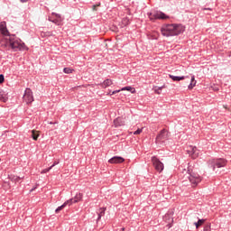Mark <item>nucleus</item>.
<instances>
[{
  "label": "nucleus",
  "instance_id": "1",
  "mask_svg": "<svg viewBox=\"0 0 231 231\" xmlns=\"http://www.w3.org/2000/svg\"><path fill=\"white\" fill-rule=\"evenodd\" d=\"M0 32L3 35L0 40V46L2 48H5L6 50H14V51H17L18 50H28V47H26L21 40L17 39L14 35H10L8 29H6V22L0 23Z\"/></svg>",
  "mask_w": 231,
  "mask_h": 231
},
{
  "label": "nucleus",
  "instance_id": "2",
  "mask_svg": "<svg viewBox=\"0 0 231 231\" xmlns=\"http://www.w3.org/2000/svg\"><path fill=\"white\" fill-rule=\"evenodd\" d=\"M181 174L183 181L189 180L192 187H198V184L201 183V177L196 172L192 165H189L188 169L182 170Z\"/></svg>",
  "mask_w": 231,
  "mask_h": 231
},
{
  "label": "nucleus",
  "instance_id": "3",
  "mask_svg": "<svg viewBox=\"0 0 231 231\" xmlns=\"http://www.w3.org/2000/svg\"><path fill=\"white\" fill-rule=\"evenodd\" d=\"M183 32H185V26L178 23L166 24L161 28V33L163 37H174V35H180Z\"/></svg>",
  "mask_w": 231,
  "mask_h": 231
},
{
  "label": "nucleus",
  "instance_id": "4",
  "mask_svg": "<svg viewBox=\"0 0 231 231\" xmlns=\"http://www.w3.org/2000/svg\"><path fill=\"white\" fill-rule=\"evenodd\" d=\"M226 163L227 162L225 159H211L208 162V167L213 171H216V167L217 169H221V167H226Z\"/></svg>",
  "mask_w": 231,
  "mask_h": 231
},
{
  "label": "nucleus",
  "instance_id": "5",
  "mask_svg": "<svg viewBox=\"0 0 231 231\" xmlns=\"http://www.w3.org/2000/svg\"><path fill=\"white\" fill-rule=\"evenodd\" d=\"M152 163L157 172H162L163 171V162H162L156 156L152 157Z\"/></svg>",
  "mask_w": 231,
  "mask_h": 231
},
{
  "label": "nucleus",
  "instance_id": "6",
  "mask_svg": "<svg viewBox=\"0 0 231 231\" xmlns=\"http://www.w3.org/2000/svg\"><path fill=\"white\" fill-rule=\"evenodd\" d=\"M169 138V131L162 129L156 137V142L158 143H163L165 140Z\"/></svg>",
  "mask_w": 231,
  "mask_h": 231
},
{
  "label": "nucleus",
  "instance_id": "7",
  "mask_svg": "<svg viewBox=\"0 0 231 231\" xmlns=\"http://www.w3.org/2000/svg\"><path fill=\"white\" fill-rule=\"evenodd\" d=\"M23 100L26 102V104H32L33 102V92L31 88H26L24 95H23Z\"/></svg>",
  "mask_w": 231,
  "mask_h": 231
},
{
  "label": "nucleus",
  "instance_id": "8",
  "mask_svg": "<svg viewBox=\"0 0 231 231\" xmlns=\"http://www.w3.org/2000/svg\"><path fill=\"white\" fill-rule=\"evenodd\" d=\"M148 16L150 21H154L156 19H169V16H167L165 14L162 12H157L153 14H152L151 13H148Z\"/></svg>",
  "mask_w": 231,
  "mask_h": 231
},
{
  "label": "nucleus",
  "instance_id": "9",
  "mask_svg": "<svg viewBox=\"0 0 231 231\" xmlns=\"http://www.w3.org/2000/svg\"><path fill=\"white\" fill-rule=\"evenodd\" d=\"M187 152L193 160H196V158L199 156V150H198L196 146H189L187 150Z\"/></svg>",
  "mask_w": 231,
  "mask_h": 231
},
{
  "label": "nucleus",
  "instance_id": "10",
  "mask_svg": "<svg viewBox=\"0 0 231 231\" xmlns=\"http://www.w3.org/2000/svg\"><path fill=\"white\" fill-rule=\"evenodd\" d=\"M124 162H125V159H124V157L115 156L108 161V163L116 164V163H124Z\"/></svg>",
  "mask_w": 231,
  "mask_h": 231
},
{
  "label": "nucleus",
  "instance_id": "11",
  "mask_svg": "<svg viewBox=\"0 0 231 231\" xmlns=\"http://www.w3.org/2000/svg\"><path fill=\"white\" fill-rule=\"evenodd\" d=\"M114 125L115 127H120L122 125H125V121L122 117H117L116 120H114Z\"/></svg>",
  "mask_w": 231,
  "mask_h": 231
},
{
  "label": "nucleus",
  "instance_id": "12",
  "mask_svg": "<svg viewBox=\"0 0 231 231\" xmlns=\"http://www.w3.org/2000/svg\"><path fill=\"white\" fill-rule=\"evenodd\" d=\"M165 223H168V225H171L174 220L172 218V214H166L163 217Z\"/></svg>",
  "mask_w": 231,
  "mask_h": 231
},
{
  "label": "nucleus",
  "instance_id": "13",
  "mask_svg": "<svg viewBox=\"0 0 231 231\" xmlns=\"http://www.w3.org/2000/svg\"><path fill=\"white\" fill-rule=\"evenodd\" d=\"M49 21H51V23H54V24H57L58 26H60V24H62L63 19H59V18L51 19V17H49Z\"/></svg>",
  "mask_w": 231,
  "mask_h": 231
},
{
  "label": "nucleus",
  "instance_id": "14",
  "mask_svg": "<svg viewBox=\"0 0 231 231\" xmlns=\"http://www.w3.org/2000/svg\"><path fill=\"white\" fill-rule=\"evenodd\" d=\"M109 86H113V80L111 79H106L102 84L101 87L106 88H109Z\"/></svg>",
  "mask_w": 231,
  "mask_h": 231
},
{
  "label": "nucleus",
  "instance_id": "15",
  "mask_svg": "<svg viewBox=\"0 0 231 231\" xmlns=\"http://www.w3.org/2000/svg\"><path fill=\"white\" fill-rule=\"evenodd\" d=\"M170 79H172L175 82H180V80H185V76L178 77L173 75H169Z\"/></svg>",
  "mask_w": 231,
  "mask_h": 231
},
{
  "label": "nucleus",
  "instance_id": "16",
  "mask_svg": "<svg viewBox=\"0 0 231 231\" xmlns=\"http://www.w3.org/2000/svg\"><path fill=\"white\" fill-rule=\"evenodd\" d=\"M163 88H165V86H162V87H153L152 88V91H154V93L156 95H162V90L163 89Z\"/></svg>",
  "mask_w": 231,
  "mask_h": 231
},
{
  "label": "nucleus",
  "instance_id": "17",
  "mask_svg": "<svg viewBox=\"0 0 231 231\" xmlns=\"http://www.w3.org/2000/svg\"><path fill=\"white\" fill-rule=\"evenodd\" d=\"M0 100L1 102H6L8 100V97H6V94H5V91H3V89H0Z\"/></svg>",
  "mask_w": 231,
  "mask_h": 231
},
{
  "label": "nucleus",
  "instance_id": "18",
  "mask_svg": "<svg viewBox=\"0 0 231 231\" xmlns=\"http://www.w3.org/2000/svg\"><path fill=\"white\" fill-rule=\"evenodd\" d=\"M40 132L37 130H32V138L35 141L39 139Z\"/></svg>",
  "mask_w": 231,
  "mask_h": 231
},
{
  "label": "nucleus",
  "instance_id": "19",
  "mask_svg": "<svg viewBox=\"0 0 231 231\" xmlns=\"http://www.w3.org/2000/svg\"><path fill=\"white\" fill-rule=\"evenodd\" d=\"M196 79L194 78V76L191 77V81L190 84L188 87V89H194L195 86H196Z\"/></svg>",
  "mask_w": 231,
  "mask_h": 231
},
{
  "label": "nucleus",
  "instance_id": "20",
  "mask_svg": "<svg viewBox=\"0 0 231 231\" xmlns=\"http://www.w3.org/2000/svg\"><path fill=\"white\" fill-rule=\"evenodd\" d=\"M121 91H131L133 94L136 93V88L133 87H125L121 88Z\"/></svg>",
  "mask_w": 231,
  "mask_h": 231
},
{
  "label": "nucleus",
  "instance_id": "21",
  "mask_svg": "<svg viewBox=\"0 0 231 231\" xmlns=\"http://www.w3.org/2000/svg\"><path fill=\"white\" fill-rule=\"evenodd\" d=\"M74 203H79V201H82V193H78L74 197Z\"/></svg>",
  "mask_w": 231,
  "mask_h": 231
},
{
  "label": "nucleus",
  "instance_id": "22",
  "mask_svg": "<svg viewBox=\"0 0 231 231\" xmlns=\"http://www.w3.org/2000/svg\"><path fill=\"white\" fill-rule=\"evenodd\" d=\"M99 210L97 221H100V219H102V216L106 214V208H101Z\"/></svg>",
  "mask_w": 231,
  "mask_h": 231
},
{
  "label": "nucleus",
  "instance_id": "23",
  "mask_svg": "<svg viewBox=\"0 0 231 231\" xmlns=\"http://www.w3.org/2000/svg\"><path fill=\"white\" fill-rule=\"evenodd\" d=\"M9 179L11 180V181H14L15 183H17V181L21 180V177L17 175H10Z\"/></svg>",
  "mask_w": 231,
  "mask_h": 231
},
{
  "label": "nucleus",
  "instance_id": "24",
  "mask_svg": "<svg viewBox=\"0 0 231 231\" xmlns=\"http://www.w3.org/2000/svg\"><path fill=\"white\" fill-rule=\"evenodd\" d=\"M129 24V18H124L121 22V28H124V26H127Z\"/></svg>",
  "mask_w": 231,
  "mask_h": 231
},
{
  "label": "nucleus",
  "instance_id": "25",
  "mask_svg": "<svg viewBox=\"0 0 231 231\" xmlns=\"http://www.w3.org/2000/svg\"><path fill=\"white\" fill-rule=\"evenodd\" d=\"M203 223H205V219H199L198 222H195L196 228H199Z\"/></svg>",
  "mask_w": 231,
  "mask_h": 231
},
{
  "label": "nucleus",
  "instance_id": "26",
  "mask_svg": "<svg viewBox=\"0 0 231 231\" xmlns=\"http://www.w3.org/2000/svg\"><path fill=\"white\" fill-rule=\"evenodd\" d=\"M72 203H75V202H74V199H69V200H66L63 204H64L65 207H68V205L70 207V205H71Z\"/></svg>",
  "mask_w": 231,
  "mask_h": 231
},
{
  "label": "nucleus",
  "instance_id": "27",
  "mask_svg": "<svg viewBox=\"0 0 231 231\" xmlns=\"http://www.w3.org/2000/svg\"><path fill=\"white\" fill-rule=\"evenodd\" d=\"M63 71L64 73H67L68 75H69V73H73V69L64 68Z\"/></svg>",
  "mask_w": 231,
  "mask_h": 231
},
{
  "label": "nucleus",
  "instance_id": "28",
  "mask_svg": "<svg viewBox=\"0 0 231 231\" xmlns=\"http://www.w3.org/2000/svg\"><path fill=\"white\" fill-rule=\"evenodd\" d=\"M63 208H66V206L64 204L58 207L57 209L55 210L56 214H59V212H60V210H62Z\"/></svg>",
  "mask_w": 231,
  "mask_h": 231
},
{
  "label": "nucleus",
  "instance_id": "29",
  "mask_svg": "<svg viewBox=\"0 0 231 231\" xmlns=\"http://www.w3.org/2000/svg\"><path fill=\"white\" fill-rule=\"evenodd\" d=\"M50 171H51V167L48 168V169H44L41 171V174H46V172H50Z\"/></svg>",
  "mask_w": 231,
  "mask_h": 231
},
{
  "label": "nucleus",
  "instance_id": "30",
  "mask_svg": "<svg viewBox=\"0 0 231 231\" xmlns=\"http://www.w3.org/2000/svg\"><path fill=\"white\" fill-rule=\"evenodd\" d=\"M52 15H53L56 19H62V16H60V14H59L52 13Z\"/></svg>",
  "mask_w": 231,
  "mask_h": 231
},
{
  "label": "nucleus",
  "instance_id": "31",
  "mask_svg": "<svg viewBox=\"0 0 231 231\" xmlns=\"http://www.w3.org/2000/svg\"><path fill=\"white\" fill-rule=\"evenodd\" d=\"M143 129H137L135 132H134V134H142Z\"/></svg>",
  "mask_w": 231,
  "mask_h": 231
},
{
  "label": "nucleus",
  "instance_id": "32",
  "mask_svg": "<svg viewBox=\"0 0 231 231\" xmlns=\"http://www.w3.org/2000/svg\"><path fill=\"white\" fill-rule=\"evenodd\" d=\"M98 6H100V4H97V5H93V6H92V10H93L94 12H97V8H98Z\"/></svg>",
  "mask_w": 231,
  "mask_h": 231
},
{
  "label": "nucleus",
  "instance_id": "33",
  "mask_svg": "<svg viewBox=\"0 0 231 231\" xmlns=\"http://www.w3.org/2000/svg\"><path fill=\"white\" fill-rule=\"evenodd\" d=\"M5 82V76L3 74L0 75V84H3Z\"/></svg>",
  "mask_w": 231,
  "mask_h": 231
},
{
  "label": "nucleus",
  "instance_id": "34",
  "mask_svg": "<svg viewBox=\"0 0 231 231\" xmlns=\"http://www.w3.org/2000/svg\"><path fill=\"white\" fill-rule=\"evenodd\" d=\"M204 231H210V225H206L204 227Z\"/></svg>",
  "mask_w": 231,
  "mask_h": 231
},
{
  "label": "nucleus",
  "instance_id": "35",
  "mask_svg": "<svg viewBox=\"0 0 231 231\" xmlns=\"http://www.w3.org/2000/svg\"><path fill=\"white\" fill-rule=\"evenodd\" d=\"M122 90H115L110 95H116V93H120Z\"/></svg>",
  "mask_w": 231,
  "mask_h": 231
},
{
  "label": "nucleus",
  "instance_id": "36",
  "mask_svg": "<svg viewBox=\"0 0 231 231\" xmlns=\"http://www.w3.org/2000/svg\"><path fill=\"white\" fill-rule=\"evenodd\" d=\"M55 165H59V162H54V163L51 166V169H53V167H55Z\"/></svg>",
  "mask_w": 231,
  "mask_h": 231
},
{
  "label": "nucleus",
  "instance_id": "37",
  "mask_svg": "<svg viewBox=\"0 0 231 231\" xmlns=\"http://www.w3.org/2000/svg\"><path fill=\"white\" fill-rule=\"evenodd\" d=\"M45 33H46V36H47V37H51V32H45Z\"/></svg>",
  "mask_w": 231,
  "mask_h": 231
},
{
  "label": "nucleus",
  "instance_id": "38",
  "mask_svg": "<svg viewBox=\"0 0 231 231\" xmlns=\"http://www.w3.org/2000/svg\"><path fill=\"white\" fill-rule=\"evenodd\" d=\"M213 91H219V88H217V87H213Z\"/></svg>",
  "mask_w": 231,
  "mask_h": 231
},
{
  "label": "nucleus",
  "instance_id": "39",
  "mask_svg": "<svg viewBox=\"0 0 231 231\" xmlns=\"http://www.w3.org/2000/svg\"><path fill=\"white\" fill-rule=\"evenodd\" d=\"M41 36H42V37H47V36H46V32H41Z\"/></svg>",
  "mask_w": 231,
  "mask_h": 231
},
{
  "label": "nucleus",
  "instance_id": "40",
  "mask_svg": "<svg viewBox=\"0 0 231 231\" xmlns=\"http://www.w3.org/2000/svg\"><path fill=\"white\" fill-rule=\"evenodd\" d=\"M223 108H224V109H227V111H230L229 108H228V106H225V105L223 106Z\"/></svg>",
  "mask_w": 231,
  "mask_h": 231
},
{
  "label": "nucleus",
  "instance_id": "41",
  "mask_svg": "<svg viewBox=\"0 0 231 231\" xmlns=\"http://www.w3.org/2000/svg\"><path fill=\"white\" fill-rule=\"evenodd\" d=\"M21 3H28V0H20Z\"/></svg>",
  "mask_w": 231,
  "mask_h": 231
},
{
  "label": "nucleus",
  "instance_id": "42",
  "mask_svg": "<svg viewBox=\"0 0 231 231\" xmlns=\"http://www.w3.org/2000/svg\"><path fill=\"white\" fill-rule=\"evenodd\" d=\"M37 188L32 189L31 192H33Z\"/></svg>",
  "mask_w": 231,
  "mask_h": 231
},
{
  "label": "nucleus",
  "instance_id": "43",
  "mask_svg": "<svg viewBox=\"0 0 231 231\" xmlns=\"http://www.w3.org/2000/svg\"><path fill=\"white\" fill-rule=\"evenodd\" d=\"M122 230L124 231V230H125V228L123 227Z\"/></svg>",
  "mask_w": 231,
  "mask_h": 231
}]
</instances>
